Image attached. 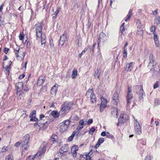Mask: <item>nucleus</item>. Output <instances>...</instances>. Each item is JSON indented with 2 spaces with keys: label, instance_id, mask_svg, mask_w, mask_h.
Here are the masks:
<instances>
[{
  "label": "nucleus",
  "instance_id": "obj_53",
  "mask_svg": "<svg viewBox=\"0 0 160 160\" xmlns=\"http://www.w3.org/2000/svg\"><path fill=\"white\" fill-rule=\"evenodd\" d=\"M9 49L8 48H4V52L6 54H7L8 52V51L9 50Z\"/></svg>",
  "mask_w": 160,
  "mask_h": 160
},
{
  "label": "nucleus",
  "instance_id": "obj_22",
  "mask_svg": "<svg viewBox=\"0 0 160 160\" xmlns=\"http://www.w3.org/2000/svg\"><path fill=\"white\" fill-rule=\"evenodd\" d=\"M101 71L100 69L98 68L95 72L94 76L99 78L101 75Z\"/></svg>",
  "mask_w": 160,
  "mask_h": 160
},
{
  "label": "nucleus",
  "instance_id": "obj_15",
  "mask_svg": "<svg viewBox=\"0 0 160 160\" xmlns=\"http://www.w3.org/2000/svg\"><path fill=\"white\" fill-rule=\"evenodd\" d=\"M135 63L134 62H132L130 63H127L126 64L125 70L127 72L131 71Z\"/></svg>",
  "mask_w": 160,
  "mask_h": 160
},
{
  "label": "nucleus",
  "instance_id": "obj_52",
  "mask_svg": "<svg viewBox=\"0 0 160 160\" xmlns=\"http://www.w3.org/2000/svg\"><path fill=\"white\" fill-rule=\"evenodd\" d=\"M45 116L43 114H41L40 115V119L39 120V121H42V118H44Z\"/></svg>",
  "mask_w": 160,
  "mask_h": 160
},
{
  "label": "nucleus",
  "instance_id": "obj_19",
  "mask_svg": "<svg viewBox=\"0 0 160 160\" xmlns=\"http://www.w3.org/2000/svg\"><path fill=\"white\" fill-rule=\"evenodd\" d=\"M78 146L76 145L73 146L71 148V152L72 156L75 157L77 156V151L78 150Z\"/></svg>",
  "mask_w": 160,
  "mask_h": 160
},
{
  "label": "nucleus",
  "instance_id": "obj_31",
  "mask_svg": "<svg viewBox=\"0 0 160 160\" xmlns=\"http://www.w3.org/2000/svg\"><path fill=\"white\" fill-rule=\"evenodd\" d=\"M27 147H24V148H22V153H27L28 151L29 150V146H27Z\"/></svg>",
  "mask_w": 160,
  "mask_h": 160
},
{
  "label": "nucleus",
  "instance_id": "obj_30",
  "mask_svg": "<svg viewBox=\"0 0 160 160\" xmlns=\"http://www.w3.org/2000/svg\"><path fill=\"white\" fill-rule=\"evenodd\" d=\"M160 86V81H157L153 85V88L155 89L158 88Z\"/></svg>",
  "mask_w": 160,
  "mask_h": 160
},
{
  "label": "nucleus",
  "instance_id": "obj_40",
  "mask_svg": "<svg viewBox=\"0 0 160 160\" xmlns=\"http://www.w3.org/2000/svg\"><path fill=\"white\" fill-rule=\"evenodd\" d=\"M137 28H138V29H141L142 26L141 25L140 20H138L137 23Z\"/></svg>",
  "mask_w": 160,
  "mask_h": 160
},
{
  "label": "nucleus",
  "instance_id": "obj_51",
  "mask_svg": "<svg viewBox=\"0 0 160 160\" xmlns=\"http://www.w3.org/2000/svg\"><path fill=\"white\" fill-rule=\"evenodd\" d=\"M104 141V139L103 138H99L98 140V141L101 144Z\"/></svg>",
  "mask_w": 160,
  "mask_h": 160
},
{
  "label": "nucleus",
  "instance_id": "obj_33",
  "mask_svg": "<svg viewBox=\"0 0 160 160\" xmlns=\"http://www.w3.org/2000/svg\"><path fill=\"white\" fill-rule=\"evenodd\" d=\"M124 23H122L121 26L120 27V30L121 33H123V32L125 30V28L124 27Z\"/></svg>",
  "mask_w": 160,
  "mask_h": 160
},
{
  "label": "nucleus",
  "instance_id": "obj_46",
  "mask_svg": "<svg viewBox=\"0 0 160 160\" xmlns=\"http://www.w3.org/2000/svg\"><path fill=\"white\" fill-rule=\"evenodd\" d=\"M38 120V119L35 117L34 116H32V118H31L30 119V121H37Z\"/></svg>",
  "mask_w": 160,
  "mask_h": 160
},
{
  "label": "nucleus",
  "instance_id": "obj_17",
  "mask_svg": "<svg viewBox=\"0 0 160 160\" xmlns=\"http://www.w3.org/2000/svg\"><path fill=\"white\" fill-rule=\"evenodd\" d=\"M11 63V62L8 60L7 61L2 62V67L3 68L7 69L9 68Z\"/></svg>",
  "mask_w": 160,
  "mask_h": 160
},
{
  "label": "nucleus",
  "instance_id": "obj_4",
  "mask_svg": "<svg viewBox=\"0 0 160 160\" xmlns=\"http://www.w3.org/2000/svg\"><path fill=\"white\" fill-rule=\"evenodd\" d=\"M70 122L68 120L63 121L60 124V131L62 132L66 131L67 130Z\"/></svg>",
  "mask_w": 160,
  "mask_h": 160
},
{
  "label": "nucleus",
  "instance_id": "obj_64",
  "mask_svg": "<svg viewBox=\"0 0 160 160\" xmlns=\"http://www.w3.org/2000/svg\"><path fill=\"white\" fill-rule=\"evenodd\" d=\"M86 160H90L91 158L88 155L86 156Z\"/></svg>",
  "mask_w": 160,
  "mask_h": 160
},
{
  "label": "nucleus",
  "instance_id": "obj_34",
  "mask_svg": "<svg viewBox=\"0 0 160 160\" xmlns=\"http://www.w3.org/2000/svg\"><path fill=\"white\" fill-rule=\"evenodd\" d=\"M17 95L18 96V99H21L22 97V95L21 94V92L19 90L17 91Z\"/></svg>",
  "mask_w": 160,
  "mask_h": 160
},
{
  "label": "nucleus",
  "instance_id": "obj_3",
  "mask_svg": "<svg viewBox=\"0 0 160 160\" xmlns=\"http://www.w3.org/2000/svg\"><path fill=\"white\" fill-rule=\"evenodd\" d=\"M86 95L87 97H90L91 101L92 103L96 102V98L94 93V91L93 89H88L86 92Z\"/></svg>",
  "mask_w": 160,
  "mask_h": 160
},
{
  "label": "nucleus",
  "instance_id": "obj_18",
  "mask_svg": "<svg viewBox=\"0 0 160 160\" xmlns=\"http://www.w3.org/2000/svg\"><path fill=\"white\" fill-rule=\"evenodd\" d=\"M29 140V137L28 135H26L24 137V140L22 142L21 141L22 145H29L28 142Z\"/></svg>",
  "mask_w": 160,
  "mask_h": 160
},
{
  "label": "nucleus",
  "instance_id": "obj_23",
  "mask_svg": "<svg viewBox=\"0 0 160 160\" xmlns=\"http://www.w3.org/2000/svg\"><path fill=\"white\" fill-rule=\"evenodd\" d=\"M51 114L54 118H58L59 116V113H58V112L56 111H52Z\"/></svg>",
  "mask_w": 160,
  "mask_h": 160
},
{
  "label": "nucleus",
  "instance_id": "obj_48",
  "mask_svg": "<svg viewBox=\"0 0 160 160\" xmlns=\"http://www.w3.org/2000/svg\"><path fill=\"white\" fill-rule=\"evenodd\" d=\"M21 143V141H19L17 142L15 144L14 146L15 147H17L20 145V144Z\"/></svg>",
  "mask_w": 160,
  "mask_h": 160
},
{
  "label": "nucleus",
  "instance_id": "obj_38",
  "mask_svg": "<svg viewBox=\"0 0 160 160\" xmlns=\"http://www.w3.org/2000/svg\"><path fill=\"white\" fill-rule=\"evenodd\" d=\"M137 33L138 35L140 36L142 35L143 31L141 29H138V30Z\"/></svg>",
  "mask_w": 160,
  "mask_h": 160
},
{
  "label": "nucleus",
  "instance_id": "obj_50",
  "mask_svg": "<svg viewBox=\"0 0 160 160\" xmlns=\"http://www.w3.org/2000/svg\"><path fill=\"white\" fill-rule=\"evenodd\" d=\"M93 122V120L92 119H89L88 121L87 122V123L88 124L90 125Z\"/></svg>",
  "mask_w": 160,
  "mask_h": 160
},
{
  "label": "nucleus",
  "instance_id": "obj_55",
  "mask_svg": "<svg viewBox=\"0 0 160 160\" xmlns=\"http://www.w3.org/2000/svg\"><path fill=\"white\" fill-rule=\"evenodd\" d=\"M7 59H8V58H7V56L6 55H4V57H3V62H5V61H7L8 60Z\"/></svg>",
  "mask_w": 160,
  "mask_h": 160
},
{
  "label": "nucleus",
  "instance_id": "obj_9",
  "mask_svg": "<svg viewBox=\"0 0 160 160\" xmlns=\"http://www.w3.org/2000/svg\"><path fill=\"white\" fill-rule=\"evenodd\" d=\"M119 94L116 92L113 94L112 98V103L115 104L117 105L119 102Z\"/></svg>",
  "mask_w": 160,
  "mask_h": 160
},
{
  "label": "nucleus",
  "instance_id": "obj_20",
  "mask_svg": "<svg viewBox=\"0 0 160 160\" xmlns=\"http://www.w3.org/2000/svg\"><path fill=\"white\" fill-rule=\"evenodd\" d=\"M58 87V85L55 84L52 88L51 90V93L54 96H55L57 91V87Z\"/></svg>",
  "mask_w": 160,
  "mask_h": 160
},
{
  "label": "nucleus",
  "instance_id": "obj_47",
  "mask_svg": "<svg viewBox=\"0 0 160 160\" xmlns=\"http://www.w3.org/2000/svg\"><path fill=\"white\" fill-rule=\"evenodd\" d=\"M160 103V102L159 100L158 99H155V103L154 105L155 106L158 105H159Z\"/></svg>",
  "mask_w": 160,
  "mask_h": 160
},
{
  "label": "nucleus",
  "instance_id": "obj_11",
  "mask_svg": "<svg viewBox=\"0 0 160 160\" xmlns=\"http://www.w3.org/2000/svg\"><path fill=\"white\" fill-rule=\"evenodd\" d=\"M87 123L86 121L84 119L80 120L79 122L78 126L77 128V130H81L83 128L87 125Z\"/></svg>",
  "mask_w": 160,
  "mask_h": 160
},
{
  "label": "nucleus",
  "instance_id": "obj_14",
  "mask_svg": "<svg viewBox=\"0 0 160 160\" xmlns=\"http://www.w3.org/2000/svg\"><path fill=\"white\" fill-rule=\"evenodd\" d=\"M67 40V35L63 34L60 37L59 41V44L62 46Z\"/></svg>",
  "mask_w": 160,
  "mask_h": 160
},
{
  "label": "nucleus",
  "instance_id": "obj_28",
  "mask_svg": "<svg viewBox=\"0 0 160 160\" xmlns=\"http://www.w3.org/2000/svg\"><path fill=\"white\" fill-rule=\"evenodd\" d=\"M78 74V72L77 70L74 68L73 70L72 73V79H74L77 76Z\"/></svg>",
  "mask_w": 160,
  "mask_h": 160
},
{
  "label": "nucleus",
  "instance_id": "obj_21",
  "mask_svg": "<svg viewBox=\"0 0 160 160\" xmlns=\"http://www.w3.org/2000/svg\"><path fill=\"white\" fill-rule=\"evenodd\" d=\"M45 80V78L43 76H40L38 81L37 84L38 85H41L44 82Z\"/></svg>",
  "mask_w": 160,
  "mask_h": 160
},
{
  "label": "nucleus",
  "instance_id": "obj_1",
  "mask_svg": "<svg viewBox=\"0 0 160 160\" xmlns=\"http://www.w3.org/2000/svg\"><path fill=\"white\" fill-rule=\"evenodd\" d=\"M36 33L37 39L41 38V42L42 47H45L46 43V36L42 34V27L40 23L36 24L33 28Z\"/></svg>",
  "mask_w": 160,
  "mask_h": 160
},
{
  "label": "nucleus",
  "instance_id": "obj_57",
  "mask_svg": "<svg viewBox=\"0 0 160 160\" xmlns=\"http://www.w3.org/2000/svg\"><path fill=\"white\" fill-rule=\"evenodd\" d=\"M88 50V48H85V49H84L82 51V52L81 53V54H82H82H84L85 52H86V51H87Z\"/></svg>",
  "mask_w": 160,
  "mask_h": 160
},
{
  "label": "nucleus",
  "instance_id": "obj_62",
  "mask_svg": "<svg viewBox=\"0 0 160 160\" xmlns=\"http://www.w3.org/2000/svg\"><path fill=\"white\" fill-rule=\"evenodd\" d=\"M25 77V75L24 74H22L21 75H20L19 76V78L20 79H22L23 78Z\"/></svg>",
  "mask_w": 160,
  "mask_h": 160
},
{
  "label": "nucleus",
  "instance_id": "obj_6",
  "mask_svg": "<svg viewBox=\"0 0 160 160\" xmlns=\"http://www.w3.org/2000/svg\"><path fill=\"white\" fill-rule=\"evenodd\" d=\"M134 122V129L138 135H140L142 133L141 126L138 122L137 120L135 119Z\"/></svg>",
  "mask_w": 160,
  "mask_h": 160
},
{
  "label": "nucleus",
  "instance_id": "obj_35",
  "mask_svg": "<svg viewBox=\"0 0 160 160\" xmlns=\"http://www.w3.org/2000/svg\"><path fill=\"white\" fill-rule=\"evenodd\" d=\"M5 160H13V156L12 155H9L5 158Z\"/></svg>",
  "mask_w": 160,
  "mask_h": 160
},
{
  "label": "nucleus",
  "instance_id": "obj_43",
  "mask_svg": "<svg viewBox=\"0 0 160 160\" xmlns=\"http://www.w3.org/2000/svg\"><path fill=\"white\" fill-rule=\"evenodd\" d=\"M8 147L7 146H4L2 148V150L1 151V152H5L7 151L8 150Z\"/></svg>",
  "mask_w": 160,
  "mask_h": 160
},
{
  "label": "nucleus",
  "instance_id": "obj_54",
  "mask_svg": "<svg viewBox=\"0 0 160 160\" xmlns=\"http://www.w3.org/2000/svg\"><path fill=\"white\" fill-rule=\"evenodd\" d=\"M19 39L20 40H22L23 38V36L22 34H20L19 36Z\"/></svg>",
  "mask_w": 160,
  "mask_h": 160
},
{
  "label": "nucleus",
  "instance_id": "obj_41",
  "mask_svg": "<svg viewBox=\"0 0 160 160\" xmlns=\"http://www.w3.org/2000/svg\"><path fill=\"white\" fill-rule=\"evenodd\" d=\"M95 129L93 127H92L89 131V133L91 135H92L94 132L95 131Z\"/></svg>",
  "mask_w": 160,
  "mask_h": 160
},
{
  "label": "nucleus",
  "instance_id": "obj_29",
  "mask_svg": "<svg viewBox=\"0 0 160 160\" xmlns=\"http://www.w3.org/2000/svg\"><path fill=\"white\" fill-rule=\"evenodd\" d=\"M144 92L143 89H140V94L139 95V98L140 99H142L143 98V96L144 95Z\"/></svg>",
  "mask_w": 160,
  "mask_h": 160
},
{
  "label": "nucleus",
  "instance_id": "obj_25",
  "mask_svg": "<svg viewBox=\"0 0 160 160\" xmlns=\"http://www.w3.org/2000/svg\"><path fill=\"white\" fill-rule=\"evenodd\" d=\"M118 109L116 108H114L113 110L112 111V115L114 117H116L117 118L118 114Z\"/></svg>",
  "mask_w": 160,
  "mask_h": 160
},
{
  "label": "nucleus",
  "instance_id": "obj_58",
  "mask_svg": "<svg viewBox=\"0 0 160 160\" xmlns=\"http://www.w3.org/2000/svg\"><path fill=\"white\" fill-rule=\"evenodd\" d=\"M28 117V115L26 113H23L22 114V115L21 117L22 118H25L26 117Z\"/></svg>",
  "mask_w": 160,
  "mask_h": 160
},
{
  "label": "nucleus",
  "instance_id": "obj_63",
  "mask_svg": "<svg viewBox=\"0 0 160 160\" xmlns=\"http://www.w3.org/2000/svg\"><path fill=\"white\" fill-rule=\"evenodd\" d=\"M145 160H151V158L150 156H147Z\"/></svg>",
  "mask_w": 160,
  "mask_h": 160
},
{
  "label": "nucleus",
  "instance_id": "obj_45",
  "mask_svg": "<svg viewBox=\"0 0 160 160\" xmlns=\"http://www.w3.org/2000/svg\"><path fill=\"white\" fill-rule=\"evenodd\" d=\"M35 155L34 156H29L27 159L26 160H34L35 158V156H36Z\"/></svg>",
  "mask_w": 160,
  "mask_h": 160
},
{
  "label": "nucleus",
  "instance_id": "obj_36",
  "mask_svg": "<svg viewBox=\"0 0 160 160\" xmlns=\"http://www.w3.org/2000/svg\"><path fill=\"white\" fill-rule=\"evenodd\" d=\"M155 23L157 25L160 23V18L158 17H156L155 20Z\"/></svg>",
  "mask_w": 160,
  "mask_h": 160
},
{
  "label": "nucleus",
  "instance_id": "obj_5",
  "mask_svg": "<svg viewBox=\"0 0 160 160\" xmlns=\"http://www.w3.org/2000/svg\"><path fill=\"white\" fill-rule=\"evenodd\" d=\"M48 144V142H43L42 146L40 148V150L35 154V155H38L39 156L44 154L46 150V146Z\"/></svg>",
  "mask_w": 160,
  "mask_h": 160
},
{
  "label": "nucleus",
  "instance_id": "obj_7",
  "mask_svg": "<svg viewBox=\"0 0 160 160\" xmlns=\"http://www.w3.org/2000/svg\"><path fill=\"white\" fill-rule=\"evenodd\" d=\"M101 102L100 107V111L101 112H102L107 106L108 102L107 99L103 97L101 98Z\"/></svg>",
  "mask_w": 160,
  "mask_h": 160
},
{
  "label": "nucleus",
  "instance_id": "obj_27",
  "mask_svg": "<svg viewBox=\"0 0 160 160\" xmlns=\"http://www.w3.org/2000/svg\"><path fill=\"white\" fill-rule=\"evenodd\" d=\"M16 86L18 88V91H21V89L23 88V84L22 82H19L16 84Z\"/></svg>",
  "mask_w": 160,
  "mask_h": 160
},
{
  "label": "nucleus",
  "instance_id": "obj_59",
  "mask_svg": "<svg viewBox=\"0 0 160 160\" xmlns=\"http://www.w3.org/2000/svg\"><path fill=\"white\" fill-rule=\"evenodd\" d=\"M28 88L27 87H24L23 88V92H26L28 91Z\"/></svg>",
  "mask_w": 160,
  "mask_h": 160
},
{
  "label": "nucleus",
  "instance_id": "obj_44",
  "mask_svg": "<svg viewBox=\"0 0 160 160\" xmlns=\"http://www.w3.org/2000/svg\"><path fill=\"white\" fill-rule=\"evenodd\" d=\"M50 47L51 49L53 48L54 47V44L52 40H50Z\"/></svg>",
  "mask_w": 160,
  "mask_h": 160
},
{
  "label": "nucleus",
  "instance_id": "obj_24",
  "mask_svg": "<svg viewBox=\"0 0 160 160\" xmlns=\"http://www.w3.org/2000/svg\"><path fill=\"white\" fill-rule=\"evenodd\" d=\"M13 49L15 54H17V53H19V52L20 49L19 46H18L17 44L13 46Z\"/></svg>",
  "mask_w": 160,
  "mask_h": 160
},
{
  "label": "nucleus",
  "instance_id": "obj_8",
  "mask_svg": "<svg viewBox=\"0 0 160 160\" xmlns=\"http://www.w3.org/2000/svg\"><path fill=\"white\" fill-rule=\"evenodd\" d=\"M106 35L104 33L102 32L100 33L97 41L98 47L100 42H104L106 40Z\"/></svg>",
  "mask_w": 160,
  "mask_h": 160
},
{
  "label": "nucleus",
  "instance_id": "obj_56",
  "mask_svg": "<svg viewBox=\"0 0 160 160\" xmlns=\"http://www.w3.org/2000/svg\"><path fill=\"white\" fill-rule=\"evenodd\" d=\"M73 138V136H71L68 138V141H71L72 140Z\"/></svg>",
  "mask_w": 160,
  "mask_h": 160
},
{
  "label": "nucleus",
  "instance_id": "obj_26",
  "mask_svg": "<svg viewBox=\"0 0 160 160\" xmlns=\"http://www.w3.org/2000/svg\"><path fill=\"white\" fill-rule=\"evenodd\" d=\"M51 139L53 142H57L58 140V138L57 135L53 134L51 136Z\"/></svg>",
  "mask_w": 160,
  "mask_h": 160
},
{
  "label": "nucleus",
  "instance_id": "obj_16",
  "mask_svg": "<svg viewBox=\"0 0 160 160\" xmlns=\"http://www.w3.org/2000/svg\"><path fill=\"white\" fill-rule=\"evenodd\" d=\"M68 144H65L60 150V155L62 156L64 155V154L63 153L67 152L68 151Z\"/></svg>",
  "mask_w": 160,
  "mask_h": 160
},
{
  "label": "nucleus",
  "instance_id": "obj_39",
  "mask_svg": "<svg viewBox=\"0 0 160 160\" xmlns=\"http://www.w3.org/2000/svg\"><path fill=\"white\" fill-rule=\"evenodd\" d=\"M127 50L125 49V48H123V56L124 58H126L127 57Z\"/></svg>",
  "mask_w": 160,
  "mask_h": 160
},
{
  "label": "nucleus",
  "instance_id": "obj_61",
  "mask_svg": "<svg viewBox=\"0 0 160 160\" xmlns=\"http://www.w3.org/2000/svg\"><path fill=\"white\" fill-rule=\"evenodd\" d=\"M158 14V10H156L154 12H153V14L154 15H157Z\"/></svg>",
  "mask_w": 160,
  "mask_h": 160
},
{
  "label": "nucleus",
  "instance_id": "obj_60",
  "mask_svg": "<svg viewBox=\"0 0 160 160\" xmlns=\"http://www.w3.org/2000/svg\"><path fill=\"white\" fill-rule=\"evenodd\" d=\"M155 44L158 47L159 46V43L158 40L154 41Z\"/></svg>",
  "mask_w": 160,
  "mask_h": 160
},
{
  "label": "nucleus",
  "instance_id": "obj_32",
  "mask_svg": "<svg viewBox=\"0 0 160 160\" xmlns=\"http://www.w3.org/2000/svg\"><path fill=\"white\" fill-rule=\"evenodd\" d=\"M132 15V10H130L128 13V14L127 16V18L125 19V21H127L128 20H129L131 17V15Z\"/></svg>",
  "mask_w": 160,
  "mask_h": 160
},
{
  "label": "nucleus",
  "instance_id": "obj_10",
  "mask_svg": "<svg viewBox=\"0 0 160 160\" xmlns=\"http://www.w3.org/2000/svg\"><path fill=\"white\" fill-rule=\"evenodd\" d=\"M131 92V87H128V88L127 95L126 97L127 102L128 104L131 102L132 98V94Z\"/></svg>",
  "mask_w": 160,
  "mask_h": 160
},
{
  "label": "nucleus",
  "instance_id": "obj_12",
  "mask_svg": "<svg viewBox=\"0 0 160 160\" xmlns=\"http://www.w3.org/2000/svg\"><path fill=\"white\" fill-rule=\"evenodd\" d=\"M16 57L18 60H23L24 58L25 55V53L24 52L21 51V50L19 53L15 54Z\"/></svg>",
  "mask_w": 160,
  "mask_h": 160
},
{
  "label": "nucleus",
  "instance_id": "obj_42",
  "mask_svg": "<svg viewBox=\"0 0 160 160\" xmlns=\"http://www.w3.org/2000/svg\"><path fill=\"white\" fill-rule=\"evenodd\" d=\"M123 116H122V115H121L120 118H119L118 119V122L117 124V126H118L119 125L120 123H121V124H122V122H121V121H122V120L123 119Z\"/></svg>",
  "mask_w": 160,
  "mask_h": 160
},
{
  "label": "nucleus",
  "instance_id": "obj_13",
  "mask_svg": "<svg viewBox=\"0 0 160 160\" xmlns=\"http://www.w3.org/2000/svg\"><path fill=\"white\" fill-rule=\"evenodd\" d=\"M150 62L149 63L148 66H152L154 68L155 67L156 63L155 62V59L153 55L152 54H150L149 56Z\"/></svg>",
  "mask_w": 160,
  "mask_h": 160
},
{
  "label": "nucleus",
  "instance_id": "obj_49",
  "mask_svg": "<svg viewBox=\"0 0 160 160\" xmlns=\"http://www.w3.org/2000/svg\"><path fill=\"white\" fill-rule=\"evenodd\" d=\"M153 39H154V41L158 40V36L155 33H154Z\"/></svg>",
  "mask_w": 160,
  "mask_h": 160
},
{
  "label": "nucleus",
  "instance_id": "obj_2",
  "mask_svg": "<svg viewBox=\"0 0 160 160\" xmlns=\"http://www.w3.org/2000/svg\"><path fill=\"white\" fill-rule=\"evenodd\" d=\"M73 104L70 102H65L62 105L60 111L62 115H65L72 107Z\"/></svg>",
  "mask_w": 160,
  "mask_h": 160
},
{
  "label": "nucleus",
  "instance_id": "obj_37",
  "mask_svg": "<svg viewBox=\"0 0 160 160\" xmlns=\"http://www.w3.org/2000/svg\"><path fill=\"white\" fill-rule=\"evenodd\" d=\"M150 31L151 32H152L154 34L155 32L156 27L154 26H152L150 28Z\"/></svg>",
  "mask_w": 160,
  "mask_h": 160
}]
</instances>
